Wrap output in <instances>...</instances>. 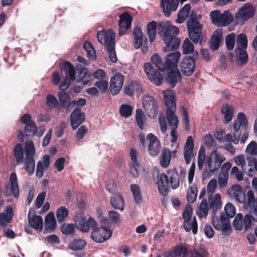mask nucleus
<instances>
[{"instance_id": "nucleus-56", "label": "nucleus", "mask_w": 257, "mask_h": 257, "mask_svg": "<svg viewBox=\"0 0 257 257\" xmlns=\"http://www.w3.org/2000/svg\"><path fill=\"white\" fill-rule=\"evenodd\" d=\"M237 47L246 49L247 46V40L246 35L243 33L239 34L236 40Z\"/></svg>"}, {"instance_id": "nucleus-52", "label": "nucleus", "mask_w": 257, "mask_h": 257, "mask_svg": "<svg viewBox=\"0 0 257 257\" xmlns=\"http://www.w3.org/2000/svg\"><path fill=\"white\" fill-rule=\"evenodd\" d=\"M68 210L65 207H61L56 212L57 220L59 222H63L68 215Z\"/></svg>"}, {"instance_id": "nucleus-44", "label": "nucleus", "mask_w": 257, "mask_h": 257, "mask_svg": "<svg viewBox=\"0 0 257 257\" xmlns=\"http://www.w3.org/2000/svg\"><path fill=\"white\" fill-rule=\"evenodd\" d=\"M11 189L15 197H18L19 195V187L17 182V177L15 173H12L10 176Z\"/></svg>"}, {"instance_id": "nucleus-17", "label": "nucleus", "mask_w": 257, "mask_h": 257, "mask_svg": "<svg viewBox=\"0 0 257 257\" xmlns=\"http://www.w3.org/2000/svg\"><path fill=\"white\" fill-rule=\"evenodd\" d=\"M75 223L77 228L82 232H88L90 227L93 228L96 225V222L93 218L90 217L87 220L81 215L77 216Z\"/></svg>"}, {"instance_id": "nucleus-42", "label": "nucleus", "mask_w": 257, "mask_h": 257, "mask_svg": "<svg viewBox=\"0 0 257 257\" xmlns=\"http://www.w3.org/2000/svg\"><path fill=\"white\" fill-rule=\"evenodd\" d=\"M14 155L17 163L19 164L23 162L24 158V150L23 145L18 144L14 148Z\"/></svg>"}, {"instance_id": "nucleus-8", "label": "nucleus", "mask_w": 257, "mask_h": 257, "mask_svg": "<svg viewBox=\"0 0 257 257\" xmlns=\"http://www.w3.org/2000/svg\"><path fill=\"white\" fill-rule=\"evenodd\" d=\"M255 11V8L250 3H245L235 14L236 22L238 23H243L248 21L254 16Z\"/></svg>"}, {"instance_id": "nucleus-30", "label": "nucleus", "mask_w": 257, "mask_h": 257, "mask_svg": "<svg viewBox=\"0 0 257 257\" xmlns=\"http://www.w3.org/2000/svg\"><path fill=\"white\" fill-rule=\"evenodd\" d=\"M222 30L217 29L213 33L210 44V48L212 50H217L222 41Z\"/></svg>"}, {"instance_id": "nucleus-9", "label": "nucleus", "mask_w": 257, "mask_h": 257, "mask_svg": "<svg viewBox=\"0 0 257 257\" xmlns=\"http://www.w3.org/2000/svg\"><path fill=\"white\" fill-rule=\"evenodd\" d=\"M212 222L214 228L221 231L222 234L226 236L230 233L231 226L229 220L224 214H221L220 217L213 216Z\"/></svg>"}, {"instance_id": "nucleus-6", "label": "nucleus", "mask_w": 257, "mask_h": 257, "mask_svg": "<svg viewBox=\"0 0 257 257\" xmlns=\"http://www.w3.org/2000/svg\"><path fill=\"white\" fill-rule=\"evenodd\" d=\"M226 160L225 156L216 150L212 151L207 158L206 164L208 169L212 172H215Z\"/></svg>"}, {"instance_id": "nucleus-13", "label": "nucleus", "mask_w": 257, "mask_h": 257, "mask_svg": "<svg viewBox=\"0 0 257 257\" xmlns=\"http://www.w3.org/2000/svg\"><path fill=\"white\" fill-rule=\"evenodd\" d=\"M227 195L231 198H233L235 201L241 204L246 202L245 201L246 195L243 188L238 184H234L227 189Z\"/></svg>"}, {"instance_id": "nucleus-47", "label": "nucleus", "mask_w": 257, "mask_h": 257, "mask_svg": "<svg viewBox=\"0 0 257 257\" xmlns=\"http://www.w3.org/2000/svg\"><path fill=\"white\" fill-rule=\"evenodd\" d=\"M208 205L206 199H203L201 202L199 207L197 211V214L200 218L206 217L208 214Z\"/></svg>"}, {"instance_id": "nucleus-24", "label": "nucleus", "mask_w": 257, "mask_h": 257, "mask_svg": "<svg viewBox=\"0 0 257 257\" xmlns=\"http://www.w3.org/2000/svg\"><path fill=\"white\" fill-rule=\"evenodd\" d=\"M61 74L63 77H67L68 75L70 80L79 81L81 77L76 78L75 77L76 71L74 66L69 62H65L61 68Z\"/></svg>"}, {"instance_id": "nucleus-35", "label": "nucleus", "mask_w": 257, "mask_h": 257, "mask_svg": "<svg viewBox=\"0 0 257 257\" xmlns=\"http://www.w3.org/2000/svg\"><path fill=\"white\" fill-rule=\"evenodd\" d=\"M168 177L172 188L174 189L177 188L180 184L179 177L176 170H170L168 171Z\"/></svg>"}, {"instance_id": "nucleus-12", "label": "nucleus", "mask_w": 257, "mask_h": 257, "mask_svg": "<svg viewBox=\"0 0 257 257\" xmlns=\"http://www.w3.org/2000/svg\"><path fill=\"white\" fill-rule=\"evenodd\" d=\"M143 106L150 118H155L158 113V103L150 95H145L142 100Z\"/></svg>"}, {"instance_id": "nucleus-46", "label": "nucleus", "mask_w": 257, "mask_h": 257, "mask_svg": "<svg viewBox=\"0 0 257 257\" xmlns=\"http://www.w3.org/2000/svg\"><path fill=\"white\" fill-rule=\"evenodd\" d=\"M131 190L133 194L135 202L137 204L141 203L143 198L140 186L136 184L131 185Z\"/></svg>"}, {"instance_id": "nucleus-39", "label": "nucleus", "mask_w": 257, "mask_h": 257, "mask_svg": "<svg viewBox=\"0 0 257 257\" xmlns=\"http://www.w3.org/2000/svg\"><path fill=\"white\" fill-rule=\"evenodd\" d=\"M190 9L191 6L190 5H185L178 13L176 22L179 24H181L184 22L188 17Z\"/></svg>"}, {"instance_id": "nucleus-40", "label": "nucleus", "mask_w": 257, "mask_h": 257, "mask_svg": "<svg viewBox=\"0 0 257 257\" xmlns=\"http://www.w3.org/2000/svg\"><path fill=\"white\" fill-rule=\"evenodd\" d=\"M221 112L224 115L226 122L228 123L231 120L233 112V107L232 105L228 104H224L222 107Z\"/></svg>"}, {"instance_id": "nucleus-25", "label": "nucleus", "mask_w": 257, "mask_h": 257, "mask_svg": "<svg viewBox=\"0 0 257 257\" xmlns=\"http://www.w3.org/2000/svg\"><path fill=\"white\" fill-rule=\"evenodd\" d=\"M194 141L191 136H189L186 140L184 148V157L187 164L191 162L193 157Z\"/></svg>"}, {"instance_id": "nucleus-60", "label": "nucleus", "mask_w": 257, "mask_h": 257, "mask_svg": "<svg viewBox=\"0 0 257 257\" xmlns=\"http://www.w3.org/2000/svg\"><path fill=\"white\" fill-rule=\"evenodd\" d=\"M236 35L234 33H231L227 35L225 39V43L227 48L229 50H232L234 47V42Z\"/></svg>"}, {"instance_id": "nucleus-28", "label": "nucleus", "mask_w": 257, "mask_h": 257, "mask_svg": "<svg viewBox=\"0 0 257 257\" xmlns=\"http://www.w3.org/2000/svg\"><path fill=\"white\" fill-rule=\"evenodd\" d=\"M34 211L30 210L28 213V220L31 226L36 230H41L43 228V221L42 217L34 214Z\"/></svg>"}, {"instance_id": "nucleus-36", "label": "nucleus", "mask_w": 257, "mask_h": 257, "mask_svg": "<svg viewBox=\"0 0 257 257\" xmlns=\"http://www.w3.org/2000/svg\"><path fill=\"white\" fill-rule=\"evenodd\" d=\"M168 73V80L172 87H174L180 79L181 74L178 69L167 71Z\"/></svg>"}, {"instance_id": "nucleus-64", "label": "nucleus", "mask_w": 257, "mask_h": 257, "mask_svg": "<svg viewBox=\"0 0 257 257\" xmlns=\"http://www.w3.org/2000/svg\"><path fill=\"white\" fill-rule=\"evenodd\" d=\"M246 152L250 155H257V144L254 141H251L246 149Z\"/></svg>"}, {"instance_id": "nucleus-16", "label": "nucleus", "mask_w": 257, "mask_h": 257, "mask_svg": "<svg viewBox=\"0 0 257 257\" xmlns=\"http://www.w3.org/2000/svg\"><path fill=\"white\" fill-rule=\"evenodd\" d=\"M244 206L250 208L249 214L254 221H257V198H255L252 190L247 192L246 202Z\"/></svg>"}, {"instance_id": "nucleus-53", "label": "nucleus", "mask_w": 257, "mask_h": 257, "mask_svg": "<svg viewBox=\"0 0 257 257\" xmlns=\"http://www.w3.org/2000/svg\"><path fill=\"white\" fill-rule=\"evenodd\" d=\"M243 215L238 213L235 216L233 221V225L235 229L241 230L243 228Z\"/></svg>"}, {"instance_id": "nucleus-1", "label": "nucleus", "mask_w": 257, "mask_h": 257, "mask_svg": "<svg viewBox=\"0 0 257 257\" xmlns=\"http://www.w3.org/2000/svg\"><path fill=\"white\" fill-rule=\"evenodd\" d=\"M247 124V119L245 114L240 112L238 114L237 118L234 121L233 128L234 133L233 135L228 134L225 135V132L223 130L216 131L214 133L215 138L221 143L232 142L236 144L239 142V137L240 133L239 130L240 127L246 128Z\"/></svg>"}, {"instance_id": "nucleus-3", "label": "nucleus", "mask_w": 257, "mask_h": 257, "mask_svg": "<svg viewBox=\"0 0 257 257\" xmlns=\"http://www.w3.org/2000/svg\"><path fill=\"white\" fill-rule=\"evenodd\" d=\"M164 99L167 106L166 115L169 126L172 128H177L179 120L175 114L176 109V100L174 92L170 90L163 91Z\"/></svg>"}, {"instance_id": "nucleus-4", "label": "nucleus", "mask_w": 257, "mask_h": 257, "mask_svg": "<svg viewBox=\"0 0 257 257\" xmlns=\"http://www.w3.org/2000/svg\"><path fill=\"white\" fill-rule=\"evenodd\" d=\"M209 16L211 23L217 26L225 27L231 24L234 20L233 16L228 10L223 12L218 10L212 11Z\"/></svg>"}, {"instance_id": "nucleus-55", "label": "nucleus", "mask_w": 257, "mask_h": 257, "mask_svg": "<svg viewBox=\"0 0 257 257\" xmlns=\"http://www.w3.org/2000/svg\"><path fill=\"white\" fill-rule=\"evenodd\" d=\"M136 118L138 126L143 129L145 126V116L142 110L138 109L136 110Z\"/></svg>"}, {"instance_id": "nucleus-2", "label": "nucleus", "mask_w": 257, "mask_h": 257, "mask_svg": "<svg viewBox=\"0 0 257 257\" xmlns=\"http://www.w3.org/2000/svg\"><path fill=\"white\" fill-rule=\"evenodd\" d=\"M159 34L166 44V51H170L177 47L180 41L176 38L179 33L178 28L170 25L168 22L162 23L160 24Z\"/></svg>"}, {"instance_id": "nucleus-49", "label": "nucleus", "mask_w": 257, "mask_h": 257, "mask_svg": "<svg viewBox=\"0 0 257 257\" xmlns=\"http://www.w3.org/2000/svg\"><path fill=\"white\" fill-rule=\"evenodd\" d=\"M147 32L151 42L154 41L156 38V23L155 21L150 22L147 26Z\"/></svg>"}, {"instance_id": "nucleus-20", "label": "nucleus", "mask_w": 257, "mask_h": 257, "mask_svg": "<svg viewBox=\"0 0 257 257\" xmlns=\"http://www.w3.org/2000/svg\"><path fill=\"white\" fill-rule=\"evenodd\" d=\"M180 67L182 73L186 76L191 75L195 68V60L190 56H185L182 59Z\"/></svg>"}, {"instance_id": "nucleus-11", "label": "nucleus", "mask_w": 257, "mask_h": 257, "mask_svg": "<svg viewBox=\"0 0 257 257\" xmlns=\"http://www.w3.org/2000/svg\"><path fill=\"white\" fill-rule=\"evenodd\" d=\"M195 171V165L193 163L189 168L188 173V182L191 185L189 186L187 193V199L188 202L190 203H192L195 201L197 195V186L195 184H192L194 179Z\"/></svg>"}, {"instance_id": "nucleus-38", "label": "nucleus", "mask_w": 257, "mask_h": 257, "mask_svg": "<svg viewBox=\"0 0 257 257\" xmlns=\"http://www.w3.org/2000/svg\"><path fill=\"white\" fill-rule=\"evenodd\" d=\"M134 45L136 49L140 48L143 43V34L140 28H135L134 29Z\"/></svg>"}, {"instance_id": "nucleus-34", "label": "nucleus", "mask_w": 257, "mask_h": 257, "mask_svg": "<svg viewBox=\"0 0 257 257\" xmlns=\"http://www.w3.org/2000/svg\"><path fill=\"white\" fill-rule=\"evenodd\" d=\"M209 201L210 208L214 211L219 209L222 206L221 196L219 193L210 195L209 197Z\"/></svg>"}, {"instance_id": "nucleus-27", "label": "nucleus", "mask_w": 257, "mask_h": 257, "mask_svg": "<svg viewBox=\"0 0 257 257\" xmlns=\"http://www.w3.org/2000/svg\"><path fill=\"white\" fill-rule=\"evenodd\" d=\"M85 119L84 113H82L79 108H76L71 114V124L72 127L75 130Z\"/></svg>"}, {"instance_id": "nucleus-21", "label": "nucleus", "mask_w": 257, "mask_h": 257, "mask_svg": "<svg viewBox=\"0 0 257 257\" xmlns=\"http://www.w3.org/2000/svg\"><path fill=\"white\" fill-rule=\"evenodd\" d=\"M132 20V16L127 12L120 15L119 20V34L120 35L124 34L131 28Z\"/></svg>"}, {"instance_id": "nucleus-51", "label": "nucleus", "mask_w": 257, "mask_h": 257, "mask_svg": "<svg viewBox=\"0 0 257 257\" xmlns=\"http://www.w3.org/2000/svg\"><path fill=\"white\" fill-rule=\"evenodd\" d=\"M228 173L226 171H221L218 176V184L220 187L224 188L228 184Z\"/></svg>"}, {"instance_id": "nucleus-37", "label": "nucleus", "mask_w": 257, "mask_h": 257, "mask_svg": "<svg viewBox=\"0 0 257 257\" xmlns=\"http://www.w3.org/2000/svg\"><path fill=\"white\" fill-rule=\"evenodd\" d=\"M124 91L126 94L132 96L135 91L141 93L142 88L138 83L132 82L125 86Z\"/></svg>"}, {"instance_id": "nucleus-45", "label": "nucleus", "mask_w": 257, "mask_h": 257, "mask_svg": "<svg viewBox=\"0 0 257 257\" xmlns=\"http://www.w3.org/2000/svg\"><path fill=\"white\" fill-rule=\"evenodd\" d=\"M171 155L169 149H165L163 150L162 156L160 158L161 166L164 168L167 167L170 163Z\"/></svg>"}, {"instance_id": "nucleus-54", "label": "nucleus", "mask_w": 257, "mask_h": 257, "mask_svg": "<svg viewBox=\"0 0 257 257\" xmlns=\"http://www.w3.org/2000/svg\"><path fill=\"white\" fill-rule=\"evenodd\" d=\"M108 219H105L103 220L105 223L119 222L120 221V215L115 211L111 210L108 212Z\"/></svg>"}, {"instance_id": "nucleus-48", "label": "nucleus", "mask_w": 257, "mask_h": 257, "mask_svg": "<svg viewBox=\"0 0 257 257\" xmlns=\"http://www.w3.org/2000/svg\"><path fill=\"white\" fill-rule=\"evenodd\" d=\"M86 245V242L81 238L74 239L69 244V248L71 249L76 250H80L84 248Z\"/></svg>"}, {"instance_id": "nucleus-10", "label": "nucleus", "mask_w": 257, "mask_h": 257, "mask_svg": "<svg viewBox=\"0 0 257 257\" xmlns=\"http://www.w3.org/2000/svg\"><path fill=\"white\" fill-rule=\"evenodd\" d=\"M112 230L104 226L95 227L91 232V237L97 243H101L108 239L112 235Z\"/></svg>"}, {"instance_id": "nucleus-19", "label": "nucleus", "mask_w": 257, "mask_h": 257, "mask_svg": "<svg viewBox=\"0 0 257 257\" xmlns=\"http://www.w3.org/2000/svg\"><path fill=\"white\" fill-rule=\"evenodd\" d=\"M147 139L149 141L148 151L152 156H157L160 152L161 145L158 138L153 134H149L147 136Z\"/></svg>"}, {"instance_id": "nucleus-31", "label": "nucleus", "mask_w": 257, "mask_h": 257, "mask_svg": "<svg viewBox=\"0 0 257 257\" xmlns=\"http://www.w3.org/2000/svg\"><path fill=\"white\" fill-rule=\"evenodd\" d=\"M187 253V248L184 245L177 246L170 252H167L165 257H185Z\"/></svg>"}, {"instance_id": "nucleus-61", "label": "nucleus", "mask_w": 257, "mask_h": 257, "mask_svg": "<svg viewBox=\"0 0 257 257\" xmlns=\"http://www.w3.org/2000/svg\"><path fill=\"white\" fill-rule=\"evenodd\" d=\"M84 49L87 51L88 55L92 58L95 59L96 57L95 51L92 44L88 41H86L83 44Z\"/></svg>"}, {"instance_id": "nucleus-23", "label": "nucleus", "mask_w": 257, "mask_h": 257, "mask_svg": "<svg viewBox=\"0 0 257 257\" xmlns=\"http://www.w3.org/2000/svg\"><path fill=\"white\" fill-rule=\"evenodd\" d=\"M179 2L180 0H162L161 6L164 15L167 17L170 16L172 11L177 10Z\"/></svg>"}, {"instance_id": "nucleus-57", "label": "nucleus", "mask_w": 257, "mask_h": 257, "mask_svg": "<svg viewBox=\"0 0 257 257\" xmlns=\"http://www.w3.org/2000/svg\"><path fill=\"white\" fill-rule=\"evenodd\" d=\"M245 49L240 47H237L235 49L237 57L241 63L245 62L248 58V55Z\"/></svg>"}, {"instance_id": "nucleus-63", "label": "nucleus", "mask_w": 257, "mask_h": 257, "mask_svg": "<svg viewBox=\"0 0 257 257\" xmlns=\"http://www.w3.org/2000/svg\"><path fill=\"white\" fill-rule=\"evenodd\" d=\"M224 210L226 215L228 217H233L236 213V210L234 206L231 203H227L224 207Z\"/></svg>"}, {"instance_id": "nucleus-5", "label": "nucleus", "mask_w": 257, "mask_h": 257, "mask_svg": "<svg viewBox=\"0 0 257 257\" xmlns=\"http://www.w3.org/2000/svg\"><path fill=\"white\" fill-rule=\"evenodd\" d=\"M187 28L191 40L195 43L201 42L202 38V30L196 15L192 14L190 15Z\"/></svg>"}, {"instance_id": "nucleus-7", "label": "nucleus", "mask_w": 257, "mask_h": 257, "mask_svg": "<svg viewBox=\"0 0 257 257\" xmlns=\"http://www.w3.org/2000/svg\"><path fill=\"white\" fill-rule=\"evenodd\" d=\"M26 157L25 159V167L27 172L32 175L34 173L35 163L34 156L35 148L32 142H27L25 146Z\"/></svg>"}, {"instance_id": "nucleus-29", "label": "nucleus", "mask_w": 257, "mask_h": 257, "mask_svg": "<svg viewBox=\"0 0 257 257\" xmlns=\"http://www.w3.org/2000/svg\"><path fill=\"white\" fill-rule=\"evenodd\" d=\"M50 164V156L45 155L43 157L42 161H39L37 165L36 175L38 177H42L44 172L47 169Z\"/></svg>"}, {"instance_id": "nucleus-15", "label": "nucleus", "mask_w": 257, "mask_h": 257, "mask_svg": "<svg viewBox=\"0 0 257 257\" xmlns=\"http://www.w3.org/2000/svg\"><path fill=\"white\" fill-rule=\"evenodd\" d=\"M98 41L106 48L111 45H114L115 34L112 30H103L97 32Z\"/></svg>"}, {"instance_id": "nucleus-14", "label": "nucleus", "mask_w": 257, "mask_h": 257, "mask_svg": "<svg viewBox=\"0 0 257 257\" xmlns=\"http://www.w3.org/2000/svg\"><path fill=\"white\" fill-rule=\"evenodd\" d=\"M144 70L149 79L157 85L162 84L163 76L150 63L144 64Z\"/></svg>"}, {"instance_id": "nucleus-50", "label": "nucleus", "mask_w": 257, "mask_h": 257, "mask_svg": "<svg viewBox=\"0 0 257 257\" xmlns=\"http://www.w3.org/2000/svg\"><path fill=\"white\" fill-rule=\"evenodd\" d=\"M151 60L160 71H165V62L163 63L162 59L157 54L153 55Z\"/></svg>"}, {"instance_id": "nucleus-26", "label": "nucleus", "mask_w": 257, "mask_h": 257, "mask_svg": "<svg viewBox=\"0 0 257 257\" xmlns=\"http://www.w3.org/2000/svg\"><path fill=\"white\" fill-rule=\"evenodd\" d=\"M169 183V177L168 173L167 174L161 173L158 175L156 184L158 185L159 192L162 195H166L167 193Z\"/></svg>"}, {"instance_id": "nucleus-18", "label": "nucleus", "mask_w": 257, "mask_h": 257, "mask_svg": "<svg viewBox=\"0 0 257 257\" xmlns=\"http://www.w3.org/2000/svg\"><path fill=\"white\" fill-rule=\"evenodd\" d=\"M124 81V76L120 73H116L110 78V86L111 92L113 95L118 94L120 91Z\"/></svg>"}, {"instance_id": "nucleus-43", "label": "nucleus", "mask_w": 257, "mask_h": 257, "mask_svg": "<svg viewBox=\"0 0 257 257\" xmlns=\"http://www.w3.org/2000/svg\"><path fill=\"white\" fill-rule=\"evenodd\" d=\"M46 228L47 230H53L56 226V221L53 212H49L45 218Z\"/></svg>"}, {"instance_id": "nucleus-58", "label": "nucleus", "mask_w": 257, "mask_h": 257, "mask_svg": "<svg viewBox=\"0 0 257 257\" xmlns=\"http://www.w3.org/2000/svg\"><path fill=\"white\" fill-rule=\"evenodd\" d=\"M133 107L128 104H122L121 105L119 112L120 114L125 117H128L132 114Z\"/></svg>"}, {"instance_id": "nucleus-59", "label": "nucleus", "mask_w": 257, "mask_h": 257, "mask_svg": "<svg viewBox=\"0 0 257 257\" xmlns=\"http://www.w3.org/2000/svg\"><path fill=\"white\" fill-rule=\"evenodd\" d=\"M46 104L48 107L55 108L57 106L58 102L55 96L49 94L47 95Z\"/></svg>"}, {"instance_id": "nucleus-62", "label": "nucleus", "mask_w": 257, "mask_h": 257, "mask_svg": "<svg viewBox=\"0 0 257 257\" xmlns=\"http://www.w3.org/2000/svg\"><path fill=\"white\" fill-rule=\"evenodd\" d=\"M230 175L234 176L238 181H241L243 180V172L239 170L237 166H233L231 168Z\"/></svg>"}, {"instance_id": "nucleus-41", "label": "nucleus", "mask_w": 257, "mask_h": 257, "mask_svg": "<svg viewBox=\"0 0 257 257\" xmlns=\"http://www.w3.org/2000/svg\"><path fill=\"white\" fill-rule=\"evenodd\" d=\"M184 226L185 229L189 232L192 230L194 234L197 232V222L195 217H194L192 219L186 220L184 221Z\"/></svg>"}, {"instance_id": "nucleus-33", "label": "nucleus", "mask_w": 257, "mask_h": 257, "mask_svg": "<svg viewBox=\"0 0 257 257\" xmlns=\"http://www.w3.org/2000/svg\"><path fill=\"white\" fill-rule=\"evenodd\" d=\"M13 210L11 207H8L5 211L0 213V224L2 226H6L11 222Z\"/></svg>"}, {"instance_id": "nucleus-22", "label": "nucleus", "mask_w": 257, "mask_h": 257, "mask_svg": "<svg viewBox=\"0 0 257 257\" xmlns=\"http://www.w3.org/2000/svg\"><path fill=\"white\" fill-rule=\"evenodd\" d=\"M180 57L181 54L179 52L171 53L167 55L165 61V71L178 69V64Z\"/></svg>"}, {"instance_id": "nucleus-32", "label": "nucleus", "mask_w": 257, "mask_h": 257, "mask_svg": "<svg viewBox=\"0 0 257 257\" xmlns=\"http://www.w3.org/2000/svg\"><path fill=\"white\" fill-rule=\"evenodd\" d=\"M110 203L113 208L120 211L123 210L124 201L122 196L120 194H113L111 197Z\"/></svg>"}]
</instances>
